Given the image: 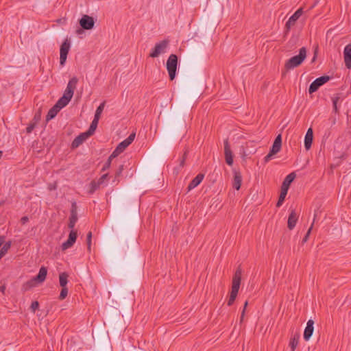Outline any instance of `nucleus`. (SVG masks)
I'll use <instances>...</instances> for the list:
<instances>
[{
  "mask_svg": "<svg viewBox=\"0 0 351 351\" xmlns=\"http://www.w3.org/2000/svg\"><path fill=\"white\" fill-rule=\"evenodd\" d=\"M78 79L76 77H72L68 82L63 95L58 100L56 104L49 110L46 120L48 121L53 119L58 112L65 107L73 97L74 90L76 88Z\"/></svg>",
  "mask_w": 351,
  "mask_h": 351,
  "instance_id": "obj_1",
  "label": "nucleus"
},
{
  "mask_svg": "<svg viewBox=\"0 0 351 351\" xmlns=\"http://www.w3.org/2000/svg\"><path fill=\"white\" fill-rule=\"evenodd\" d=\"M307 50L306 48L302 47L299 50V53L287 60L285 64V68L287 71L293 69L294 68L300 66L304 60L306 58Z\"/></svg>",
  "mask_w": 351,
  "mask_h": 351,
  "instance_id": "obj_2",
  "label": "nucleus"
},
{
  "mask_svg": "<svg viewBox=\"0 0 351 351\" xmlns=\"http://www.w3.org/2000/svg\"><path fill=\"white\" fill-rule=\"evenodd\" d=\"M295 173L294 172H292L285 177L281 186V191L278 200L276 203V207L279 208L282 206V203L285 201V197L287 195L289 188L292 182L295 178Z\"/></svg>",
  "mask_w": 351,
  "mask_h": 351,
  "instance_id": "obj_3",
  "label": "nucleus"
},
{
  "mask_svg": "<svg viewBox=\"0 0 351 351\" xmlns=\"http://www.w3.org/2000/svg\"><path fill=\"white\" fill-rule=\"evenodd\" d=\"M178 56L176 54H171L167 61V69L171 81L176 76Z\"/></svg>",
  "mask_w": 351,
  "mask_h": 351,
  "instance_id": "obj_4",
  "label": "nucleus"
},
{
  "mask_svg": "<svg viewBox=\"0 0 351 351\" xmlns=\"http://www.w3.org/2000/svg\"><path fill=\"white\" fill-rule=\"evenodd\" d=\"M169 45V40H163L159 43H157L154 47L152 49L149 53V57L151 58H157L160 54L165 53L166 49Z\"/></svg>",
  "mask_w": 351,
  "mask_h": 351,
  "instance_id": "obj_5",
  "label": "nucleus"
},
{
  "mask_svg": "<svg viewBox=\"0 0 351 351\" xmlns=\"http://www.w3.org/2000/svg\"><path fill=\"white\" fill-rule=\"evenodd\" d=\"M330 79L328 75H322L319 77L316 78L309 86L308 93L312 94L316 92L319 87L328 82Z\"/></svg>",
  "mask_w": 351,
  "mask_h": 351,
  "instance_id": "obj_6",
  "label": "nucleus"
},
{
  "mask_svg": "<svg viewBox=\"0 0 351 351\" xmlns=\"http://www.w3.org/2000/svg\"><path fill=\"white\" fill-rule=\"evenodd\" d=\"M70 40L68 38H66L65 40L61 45L60 50V64L62 66L64 65L66 62L67 55L70 49Z\"/></svg>",
  "mask_w": 351,
  "mask_h": 351,
  "instance_id": "obj_7",
  "label": "nucleus"
},
{
  "mask_svg": "<svg viewBox=\"0 0 351 351\" xmlns=\"http://www.w3.org/2000/svg\"><path fill=\"white\" fill-rule=\"evenodd\" d=\"M47 274V269L45 267L43 266L40 268L38 274L27 281L25 285H34L35 283H41L45 280Z\"/></svg>",
  "mask_w": 351,
  "mask_h": 351,
  "instance_id": "obj_8",
  "label": "nucleus"
},
{
  "mask_svg": "<svg viewBox=\"0 0 351 351\" xmlns=\"http://www.w3.org/2000/svg\"><path fill=\"white\" fill-rule=\"evenodd\" d=\"M80 27L85 30H90L94 27V19L88 15L84 14L79 20Z\"/></svg>",
  "mask_w": 351,
  "mask_h": 351,
  "instance_id": "obj_9",
  "label": "nucleus"
},
{
  "mask_svg": "<svg viewBox=\"0 0 351 351\" xmlns=\"http://www.w3.org/2000/svg\"><path fill=\"white\" fill-rule=\"evenodd\" d=\"M77 237V233L76 230H71L69 232V237L67 240L64 242L61 245V249L62 251H64L70 247H71L76 241Z\"/></svg>",
  "mask_w": 351,
  "mask_h": 351,
  "instance_id": "obj_10",
  "label": "nucleus"
},
{
  "mask_svg": "<svg viewBox=\"0 0 351 351\" xmlns=\"http://www.w3.org/2000/svg\"><path fill=\"white\" fill-rule=\"evenodd\" d=\"M77 206L76 202H73L71 208V215L69 217V222L68 227L71 229H73L77 221Z\"/></svg>",
  "mask_w": 351,
  "mask_h": 351,
  "instance_id": "obj_11",
  "label": "nucleus"
},
{
  "mask_svg": "<svg viewBox=\"0 0 351 351\" xmlns=\"http://www.w3.org/2000/svg\"><path fill=\"white\" fill-rule=\"evenodd\" d=\"M224 154L226 163L232 166L233 164V154L230 149L228 139L224 141Z\"/></svg>",
  "mask_w": 351,
  "mask_h": 351,
  "instance_id": "obj_12",
  "label": "nucleus"
},
{
  "mask_svg": "<svg viewBox=\"0 0 351 351\" xmlns=\"http://www.w3.org/2000/svg\"><path fill=\"white\" fill-rule=\"evenodd\" d=\"M92 136L87 131L79 134L75 139L71 143V147L73 149L78 147L81 144L83 143L84 141H86L88 137Z\"/></svg>",
  "mask_w": 351,
  "mask_h": 351,
  "instance_id": "obj_13",
  "label": "nucleus"
},
{
  "mask_svg": "<svg viewBox=\"0 0 351 351\" xmlns=\"http://www.w3.org/2000/svg\"><path fill=\"white\" fill-rule=\"evenodd\" d=\"M302 9L300 8L297 11H295V13L289 19V20L286 22L285 24V27L287 29V31L289 30L290 28L295 25V22L302 14Z\"/></svg>",
  "mask_w": 351,
  "mask_h": 351,
  "instance_id": "obj_14",
  "label": "nucleus"
},
{
  "mask_svg": "<svg viewBox=\"0 0 351 351\" xmlns=\"http://www.w3.org/2000/svg\"><path fill=\"white\" fill-rule=\"evenodd\" d=\"M298 216L294 209L291 210L287 221V227L289 230H293L297 223Z\"/></svg>",
  "mask_w": 351,
  "mask_h": 351,
  "instance_id": "obj_15",
  "label": "nucleus"
},
{
  "mask_svg": "<svg viewBox=\"0 0 351 351\" xmlns=\"http://www.w3.org/2000/svg\"><path fill=\"white\" fill-rule=\"evenodd\" d=\"M314 321L309 319L307 322L306 326L304 331V339L305 341H308L312 337L314 330Z\"/></svg>",
  "mask_w": 351,
  "mask_h": 351,
  "instance_id": "obj_16",
  "label": "nucleus"
},
{
  "mask_svg": "<svg viewBox=\"0 0 351 351\" xmlns=\"http://www.w3.org/2000/svg\"><path fill=\"white\" fill-rule=\"evenodd\" d=\"M345 65L347 69L351 68V44L347 45L343 50Z\"/></svg>",
  "mask_w": 351,
  "mask_h": 351,
  "instance_id": "obj_17",
  "label": "nucleus"
},
{
  "mask_svg": "<svg viewBox=\"0 0 351 351\" xmlns=\"http://www.w3.org/2000/svg\"><path fill=\"white\" fill-rule=\"evenodd\" d=\"M232 186L236 190H239L242 184V176L240 171L234 170Z\"/></svg>",
  "mask_w": 351,
  "mask_h": 351,
  "instance_id": "obj_18",
  "label": "nucleus"
},
{
  "mask_svg": "<svg viewBox=\"0 0 351 351\" xmlns=\"http://www.w3.org/2000/svg\"><path fill=\"white\" fill-rule=\"evenodd\" d=\"M204 178V175L202 173L197 174L189 183L187 186L188 191L193 189L196 186H197L203 180Z\"/></svg>",
  "mask_w": 351,
  "mask_h": 351,
  "instance_id": "obj_19",
  "label": "nucleus"
},
{
  "mask_svg": "<svg viewBox=\"0 0 351 351\" xmlns=\"http://www.w3.org/2000/svg\"><path fill=\"white\" fill-rule=\"evenodd\" d=\"M313 139V132L311 128H308L304 137V147L308 150L312 145Z\"/></svg>",
  "mask_w": 351,
  "mask_h": 351,
  "instance_id": "obj_20",
  "label": "nucleus"
},
{
  "mask_svg": "<svg viewBox=\"0 0 351 351\" xmlns=\"http://www.w3.org/2000/svg\"><path fill=\"white\" fill-rule=\"evenodd\" d=\"M300 337V332L295 333L290 339L289 346L291 347V351H295L296 347L298 345L299 339Z\"/></svg>",
  "mask_w": 351,
  "mask_h": 351,
  "instance_id": "obj_21",
  "label": "nucleus"
},
{
  "mask_svg": "<svg viewBox=\"0 0 351 351\" xmlns=\"http://www.w3.org/2000/svg\"><path fill=\"white\" fill-rule=\"evenodd\" d=\"M252 145H253L252 142H248V143H246V145L245 147L244 146L241 147V149L240 151V154L243 160H245L246 158L249 156L252 155V152H248V147L250 146H251Z\"/></svg>",
  "mask_w": 351,
  "mask_h": 351,
  "instance_id": "obj_22",
  "label": "nucleus"
},
{
  "mask_svg": "<svg viewBox=\"0 0 351 351\" xmlns=\"http://www.w3.org/2000/svg\"><path fill=\"white\" fill-rule=\"evenodd\" d=\"M241 266H239L233 276L232 285H241Z\"/></svg>",
  "mask_w": 351,
  "mask_h": 351,
  "instance_id": "obj_23",
  "label": "nucleus"
},
{
  "mask_svg": "<svg viewBox=\"0 0 351 351\" xmlns=\"http://www.w3.org/2000/svg\"><path fill=\"white\" fill-rule=\"evenodd\" d=\"M239 287H232V290H231V292L230 294V298L228 301V306H231L234 303V302L237 296V294H238V292L239 290Z\"/></svg>",
  "mask_w": 351,
  "mask_h": 351,
  "instance_id": "obj_24",
  "label": "nucleus"
},
{
  "mask_svg": "<svg viewBox=\"0 0 351 351\" xmlns=\"http://www.w3.org/2000/svg\"><path fill=\"white\" fill-rule=\"evenodd\" d=\"M136 134L134 132H132L129 135V136L123 140L122 142H121L119 144L121 147H123V149H126L134 140Z\"/></svg>",
  "mask_w": 351,
  "mask_h": 351,
  "instance_id": "obj_25",
  "label": "nucleus"
},
{
  "mask_svg": "<svg viewBox=\"0 0 351 351\" xmlns=\"http://www.w3.org/2000/svg\"><path fill=\"white\" fill-rule=\"evenodd\" d=\"M99 120V119L94 117L93 120L92 121L88 130H87V132L89 134H90L91 135H93L94 134V132H95V130L97 128V125H98Z\"/></svg>",
  "mask_w": 351,
  "mask_h": 351,
  "instance_id": "obj_26",
  "label": "nucleus"
},
{
  "mask_svg": "<svg viewBox=\"0 0 351 351\" xmlns=\"http://www.w3.org/2000/svg\"><path fill=\"white\" fill-rule=\"evenodd\" d=\"M105 105H106V101H103L97 108L95 113V116H94L95 118L98 119H100L101 114L104 109Z\"/></svg>",
  "mask_w": 351,
  "mask_h": 351,
  "instance_id": "obj_27",
  "label": "nucleus"
},
{
  "mask_svg": "<svg viewBox=\"0 0 351 351\" xmlns=\"http://www.w3.org/2000/svg\"><path fill=\"white\" fill-rule=\"evenodd\" d=\"M11 247V241H9L3 243V247L0 250V256L2 258Z\"/></svg>",
  "mask_w": 351,
  "mask_h": 351,
  "instance_id": "obj_28",
  "label": "nucleus"
},
{
  "mask_svg": "<svg viewBox=\"0 0 351 351\" xmlns=\"http://www.w3.org/2000/svg\"><path fill=\"white\" fill-rule=\"evenodd\" d=\"M11 247V241H9L3 243V247L0 250V256L2 258Z\"/></svg>",
  "mask_w": 351,
  "mask_h": 351,
  "instance_id": "obj_29",
  "label": "nucleus"
},
{
  "mask_svg": "<svg viewBox=\"0 0 351 351\" xmlns=\"http://www.w3.org/2000/svg\"><path fill=\"white\" fill-rule=\"evenodd\" d=\"M11 247V241H9L3 243V247L0 250V256L2 258Z\"/></svg>",
  "mask_w": 351,
  "mask_h": 351,
  "instance_id": "obj_30",
  "label": "nucleus"
},
{
  "mask_svg": "<svg viewBox=\"0 0 351 351\" xmlns=\"http://www.w3.org/2000/svg\"><path fill=\"white\" fill-rule=\"evenodd\" d=\"M101 184L97 181L93 180L90 184V189L88 193L93 194L97 190Z\"/></svg>",
  "mask_w": 351,
  "mask_h": 351,
  "instance_id": "obj_31",
  "label": "nucleus"
},
{
  "mask_svg": "<svg viewBox=\"0 0 351 351\" xmlns=\"http://www.w3.org/2000/svg\"><path fill=\"white\" fill-rule=\"evenodd\" d=\"M68 274L65 272L61 273L59 276L60 285H66L68 280Z\"/></svg>",
  "mask_w": 351,
  "mask_h": 351,
  "instance_id": "obj_32",
  "label": "nucleus"
},
{
  "mask_svg": "<svg viewBox=\"0 0 351 351\" xmlns=\"http://www.w3.org/2000/svg\"><path fill=\"white\" fill-rule=\"evenodd\" d=\"M339 99H340V97H339L338 95H336L335 97H333L332 98V106H333V111L335 113L338 112L337 103H338Z\"/></svg>",
  "mask_w": 351,
  "mask_h": 351,
  "instance_id": "obj_33",
  "label": "nucleus"
},
{
  "mask_svg": "<svg viewBox=\"0 0 351 351\" xmlns=\"http://www.w3.org/2000/svg\"><path fill=\"white\" fill-rule=\"evenodd\" d=\"M281 147L282 145L273 143L269 151L271 152V154H276L280 151Z\"/></svg>",
  "mask_w": 351,
  "mask_h": 351,
  "instance_id": "obj_34",
  "label": "nucleus"
},
{
  "mask_svg": "<svg viewBox=\"0 0 351 351\" xmlns=\"http://www.w3.org/2000/svg\"><path fill=\"white\" fill-rule=\"evenodd\" d=\"M68 294V289L66 287H62V291L60 292L59 298L60 300H64Z\"/></svg>",
  "mask_w": 351,
  "mask_h": 351,
  "instance_id": "obj_35",
  "label": "nucleus"
},
{
  "mask_svg": "<svg viewBox=\"0 0 351 351\" xmlns=\"http://www.w3.org/2000/svg\"><path fill=\"white\" fill-rule=\"evenodd\" d=\"M112 158H111L110 156L108 157L107 161L106 162V163L104 164V167H102L101 169V171H106L108 169L110 168V165H111V162H112Z\"/></svg>",
  "mask_w": 351,
  "mask_h": 351,
  "instance_id": "obj_36",
  "label": "nucleus"
},
{
  "mask_svg": "<svg viewBox=\"0 0 351 351\" xmlns=\"http://www.w3.org/2000/svg\"><path fill=\"white\" fill-rule=\"evenodd\" d=\"M39 307V303L38 301H34L32 302L30 309L33 313H35L36 310H37Z\"/></svg>",
  "mask_w": 351,
  "mask_h": 351,
  "instance_id": "obj_37",
  "label": "nucleus"
},
{
  "mask_svg": "<svg viewBox=\"0 0 351 351\" xmlns=\"http://www.w3.org/2000/svg\"><path fill=\"white\" fill-rule=\"evenodd\" d=\"M313 223H312L311 226L309 228V229L308 230L307 232L306 233L304 237L302 239V243H306L307 241H308V237L311 234V231L313 228Z\"/></svg>",
  "mask_w": 351,
  "mask_h": 351,
  "instance_id": "obj_38",
  "label": "nucleus"
},
{
  "mask_svg": "<svg viewBox=\"0 0 351 351\" xmlns=\"http://www.w3.org/2000/svg\"><path fill=\"white\" fill-rule=\"evenodd\" d=\"M36 123H31L28 125V126L26 128V132L27 133L29 134L31 133L33 130L35 128Z\"/></svg>",
  "mask_w": 351,
  "mask_h": 351,
  "instance_id": "obj_39",
  "label": "nucleus"
},
{
  "mask_svg": "<svg viewBox=\"0 0 351 351\" xmlns=\"http://www.w3.org/2000/svg\"><path fill=\"white\" fill-rule=\"evenodd\" d=\"M123 169H124V165H119V167H118V169L115 173V177L117 178V177L120 176L121 174L122 173V171H123Z\"/></svg>",
  "mask_w": 351,
  "mask_h": 351,
  "instance_id": "obj_40",
  "label": "nucleus"
},
{
  "mask_svg": "<svg viewBox=\"0 0 351 351\" xmlns=\"http://www.w3.org/2000/svg\"><path fill=\"white\" fill-rule=\"evenodd\" d=\"M108 177V174L105 173L99 178V179L97 180V182L99 183V184L101 185L104 183L105 180L107 179Z\"/></svg>",
  "mask_w": 351,
  "mask_h": 351,
  "instance_id": "obj_41",
  "label": "nucleus"
},
{
  "mask_svg": "<svg viewBox=\"0 0 351 351\" xmlns=\"http://www.w3.org/2000/svg\"><path fill=\"white\" fill-rule=\"evenodd\" d=\"M274 144L282 145V136L280 134L276 137Z\"/></svg>",
  "mask_w": 351,
  "mask_h": 351,
  "instance_id": "obj_42",
  "label": "nucleus"
},
{
  "mask_svg": "<svg viewBox=\"0 0 351 351\" xmlns=\"http://www.w3.org/2000/svg\"><path fill=\"white\" fill-rule=\"evenodd\" d=\"M40 116H41V112H40V110H39L37 112H36L35 115H34V120L35 121L34 123H37L40 121Z\"/></svg>",
  "mask_w": 351,
  "mask_h": 351,
  "instance_id": "obj_43",
  "label": "nucleus"
},
{
  "mask_svg": "<svg viewBox=\"0 0 351 351\" xmlns=\"http://www.w3.org/2000/svg\"><path fill=\"white\" fill-rule=\"evenodd\" d=\"M274 154H271V152L269 151V152L268 153V154H267L265 158H264V161L265 162H268L271 159V157L274 156Z\"/></svg>",
  "mask_w": 351,
  "mask_h": 351,
  "instance_id": "obj_44",
  "label": "nucleus"
},
{
  "mask_svg": "<svg viewBox=\"0 0 351 351\" xmlns=\"http://www.w3.org/2000/svg\"><path fill=\"white\" fill-rule=\"evenodd\" d=\"M120 154L118 152V149H114L112 153L110 155V157L112 159L117 157Z\"/></svg>",
  "mask_w": 351,
  "mask_h": 351,
  "instance_id": "obj_45",
  "label": "nucleus"
},
{
  "mask_svg": "<svg viewBox=\"0 0 351 351\" xmlns=\"http://www.w3.org/2000/svg\"><path fill=\"white\" fill-rule=\"evenodd\" d=\"M28 221H29V218L27 216H24V217H21V223L23 225H25Z\"/></svg>",
  "mask_w": 351,
  "mask_h": 351,
  "instance_id": "obj_46",
  "label": "nucleus"
},
{
  "mask_svg": "<svg viewBox=\"0 0 351 351\" xmlns=\"http://www.w3.org/2000/svg\"><path fill=\"white\" fill-rule=\"evenodd\" d=\"M247 301H246L244 304V308H243V310L242 311V314H241V322L243 320V316H244V313H245V308L247 307Z\"/></svg>",
  "mask_w": 351,
  "mask_h": 351,
  "instance_id": "obj_47",
  "label": "nucleus"
},
{
  "mask_svg": "<svg viewBox=\"0 0 351 351\" xmlns=\"http://www.w3.org/2000/svg\"><path fill=\"white\" fill-rule=\"evenodd\" d=\"M317 56V49H315V51H314V56H313V58L311 60V62L312 63L314 62L316 60Z\"/></svg>",
  "mask_w": 351,
  "mask_h": 351,
  "instance_id": "obj_48",
  "label": "nucleus"
},
{
  "mask_svg": "<svg viewBox=\"0 0 351 351\" xmlns=\"http://www.w3.org/2000/svg\"><path fill=\"white\" fill-rule=\"evenodd\" d=\"M116 149H118L119 154L122 153L125 150V149H123V147L120 145V144L117 146Z\"/></svg>",
  "mask_w": 351,
  "mask_h": 351,
  "instance_id": "obj_49",
  "label": "nucleus"
},
{
  "mask_svg": "<svg viewBox=\"0 0 351 351\" xmlns=\"http://www.w3.org/2000/svg\"><path fill=\"white\" fill-rule=\"evenodd\" d=\"M116 149H118L119 154L122 153L125 150V149H123V147L120 145V144L117 146Z\"/></svg>",
  "mask_w": 351,
  "mask_h": 351,
  "instance_id": "obj_50",
  "label": "nucleus"
},
{
  "mask_svg": "<svg viewBox=\"0 0 351 351\" xmlns=\"http://www.w3.org/2000/svg\"><path fill=\"white\" fill-rule=\"evenodd\" d=\"M256 148L252 147V145L248 147V152H252V155L256 152Z\"/></svg>",
  "mask_w": 351,
  "mask_h": 351,
  "instance_id": "obj_51",
  "label": "nucleus"
},
{
  "mask_svg": "<svg viewBox=\"0 0 351 351\" xmlns=\"http://www.w3.org/2000/svg\"><path fill=\"white\" fill-rule=\"evenodd\" d=\"M186 153L185 152V153H184V156H183V158H182V160H181V162H180V165L181 167H183V166L184 165V161H185V156H186Z\"/></svg>",
  "mask_w": 351,
  "mask_h": 351,
  "instance_id": "obj_52",
  "label": "nucleus"
},
{
  "mask_svg": "<svg viewBox=\"0 0 351 351\" xmlns=\"http://www.w3.org/2000/svg\"><path fill=\"white\" fill-rule=\"evenodd\" d=\"M142 268H143V267H142L141 264H138L136 267V269L138 270V272L140 274H142Z\"/></svg>",
  "mask_w": 351,
  "mask_h": 351,
  "instance_id": "obj_53",
  "label": "nucleus"
},
{
  "mask_svg": "<svg viewBox=\"0 0 351 351\" xmlns=\"http://www.w3.org/2000/svg\"><path fill=\"white\" fill-rule=\"evenodd\" d=\"M86 240H92V232H88L86 236Z\"/></svg>",
  "mask_w": 351,
  "mask_h": 351,
  "instance_id": "obj_54",
  "label": "nucleus"
},
{
  "mask_svg": "<svg viewBox=\"0 0 351 351\" xmlns=\"http://www.w3.org/2000/svg\"><path fill=\"white\" fill-rule=\"evenodd\" d=\"M86 243H87L88 250L90 251V247H91V240H86Z\"/></svg>",
  "mask_w": 351,
  "mask_h": 351,
  "instance_id": "obj_55",
  "label": "nucleus"
},
{
  "mask_svg": "<svg viewBox=\"0 0 351 351\" xmlns=\"http://www.w3.org/2000/svg\"><path fill=\"white\" fill-rule=\"evenodd\" d=\"M83 32H84V29H82V27L76 30V33L77 34H81Z\"/></svg>",
  "mask_w": 351,
  "mask_h": 351,
  "instance_id": "obj_56",
  "label": "nucleus"
},
{
  "mask_svg": "<svg viewBox=\"0 0 351 351\" xmlns=\"http://www.w3.org/2000/svg\"><path fill=\"white\" fill-rule=\"evenodd\" d=\"M5 288H6V287H4V286L0 287V291L2 292L3 293H4Z\"/></svg>",
  "mask_w": 351,
  "mask_h": 351,
  "instance_id": "obj_57",
  "label": "nucleus"
},
{
  "mask_svg": "<svg viewBox=\"0 0 351 351\" xmlns=\"http://www.w3.org/2000/svg\"><path fill=\"white\" fill-rule=\"evenodd\" d=\"M127 269H128V271H130V270H131V267H128L127 268Z\"/></svg>",
  "mask_w": 351,
  "mask_h": 351,
  "instance_id": "obj_58",
  "label": "nucleus"
},
{
  "mask_svg": "<svg viewBox=\"0 0 351 351\" xmlns=\"http://www.w3.org/2000/svg\"><path fill=\"white\" fill-rule=\"evenodd\" d=\"M1 258V257L0 256V259Z\"/></svg>",
  "mask_w": 351,
  "mask_h": 351,
  "instance_id": "obj_59",
  "label": "nucleus"
}]
</instances>
